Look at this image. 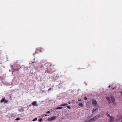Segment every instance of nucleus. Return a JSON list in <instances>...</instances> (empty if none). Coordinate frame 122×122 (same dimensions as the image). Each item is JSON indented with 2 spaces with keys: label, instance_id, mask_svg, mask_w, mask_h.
Returning <instances> with one entry per match:
<instances>
[{
  "label": "nucleus",
  "instance_id": "nucleus-18",
  "mask_svg": "<svg viewBox=\"0 0 122 122\" xmlns=\"http://www.w3.org/2000/svg\"><path fill=\"white\" fill-rule=\"evenodd\" d=\"M112 102L113 103L114 105H116V103H115V101H114L113 102Z\"/></svg>",
  "mask_w": 122,
  "mask_h": 122
},
{
  "label": "nucleus",
  "instance_id": "nucleus-28",
  "mask_svg": "<svg viewBox=\"0 0 122 122\" xmlns=\"http://www.w3.org/2000/svg\"><path fill=\"white\" fill-rule=\"evenodd\" d=\"M110 85H109L108 86V87L109 88H110Z\"/></svg>",
  "mask_w": 122,
  "mask_h": 122
},
{
  "label": "nucleus",
  "instance_id": "nucleus-20",
  "mask_svg": "<svg viewBox=\"0 0 122 122\" xmlns=\"http://www.w3.org/2000/svg\"><path fill=\"white\" fill-rule=\"evenodd\" d=\"M14 69L16 71H18L19 70V69Z\"/></svg>",
  "mask_w": 122,
  "mask_h": 122
},
{
  "label": "nucleus",
  "instance_id": "nucleus-29",
  "mask_svg": "<svg viewBox=\"0 0 122 122\" xmlns=\"http://www.w3.org/2000/svg\"><path fill=\"white\" fill-rule=\"evenodd\" d=\"M45 116H47V115L46 114L45 115Z\"/></svg>",
  "mask_w": 122,
  "mask_h": 122
},
{
  "label": "nucleus",
  "instance_id": "nucleus-9",
  "mask_svg": "<svg viewBox=\"0 0 122 122\" xmlns=\"http://www.w3.org/2000/svg\"><path fill=\"white\" fill-rule=\"evenodd\" d=\"M97 109V107H95L93 108V109L92 110V112H93L95 111H96Z\"/></svg>",
  "mask_w": 122,
  "mask_h": 122
},
{
  "label": "nucleus",
  "instance_id": "nucleus-12",
  "mask_svg": "<svg viewBox=\"0 0 122 122\" xmlns=\"http://www.w3.org/2000/svg\"><path fill=\"white\" fill-rule=\"evenodd\" d=\"M68 104L67 103H65V104H61L60 105L61 106H67V105Z\"/></svg>",
  "mask_w": 122,
  "mask_h": 122
},
{
  "label": "nucleus",
  "instance_id": "nucleus-34",
  "mask_svg": "<svg viewBox=\"0 0 122 122\" xmlns=\"http://www.w3.org/2000/svg\"><path fill=\"white\" fill-rule=\"evenodd\" d=\"M121 94L122 95V92L121 93Z\"/></svg>",
  "mask_w": 122,
  "mask_h": 122
},
{
  "label": "nucleus",
  "instance_id": "nucleus-26",
  "mask_svg": "<svg viewBox=\"0 0 122 122\" xmlns=\"http://www.w3.org/2000/svg\"><path fill=\"white\" fill-rule=\"evenodd\" d=\"M115 88H116L114 87L113 88H112V89L113 90H114V89H115Z\"/></svg>",
  "mask_w": 122,
  "mask_h": 122
},
{
  "label": "nucleus",
  "instance_id": "nucleus-22",
  "mask_svg": "<svg viewBox=\"0 0 122 122\" xmlns=\"http://www.w3.org/2000/svg\"><path fill=\"white\" fill-rule=\"evenodd\" d=\"M42 120V118H40V119H39V121L40 122H41Z\"/></svg>",
  "mask_w": 122,
  "mask_h": 122
},
{
  "label": "nucleus",
  "instance_id": "nucleus-3",
  "mask_svg": "<svg viewBox=\"0 0 122 122\" xmlns=\"http://www.w3.org/2000/svg\"><path fill=\"white\" fill-rule=\"evenodd\" d=\"M56 116H53V117H51V118L48 119V120L49 121H51L56 119Z\"/></svg>",
  "mask_w": 122,
  "mask_h": 122
},
{
  "label": "nucleus",
  "instance_id": "nucleus-2",
  "mask_svg": "<svg viewBox=\"0 0 122 122\" xmlns=\"http://www.w3.org/2000/svg\"><path fill=\"white\" fill-rule=\"evenodd\" d=\"M98 117H99V116H98V115H97L96 116L94 117H93L92 119H91L90 120H89V122H90L92 121H94L95 120H96V119H97L98 118Z\"/></svg>",
  "mask_w": 122,
  "mask_h": 122
},
{
  "label": "nucleus",
  "instance_id": "nucleus-21",
  "mask_svg": "<svg viewBox=\"0 0 122 122\" xmlns=\"http://www.w3.org/2000/svg\"><path fill=\"white\" fill-rule=\"evenodd\" d=\"M16 120L17 121L19 120H20V118H17L16 119Z\"/></svg>",
  "mask_w": 122,
  "mask_h": 122
},
{
  "label": "nucleus",
  "instance_id": "nucleus-7",
  "mask_svg": "<svg viewBox=\"0 0 122 122\" xmlns=\"http://www.w3.org/2000/svg\"><path fill=\"white\" fill-rule=\"evenodd\" d=\"M111 98L112 102H113L115 101V99H114V97L113 96H111Z\"/></svg>",
  "mask_w": 122,
  "mask_h": 122
},
{
  "label": "nucleus",
  "instance_id": "nucleus-1",
  "mask_svg": "<svg viewBox=\"0 0 122 122\" xmlns=\"http://www.w3.org/2000/svg\"><path fill=\"white\" fill-rule=\"evenodd\" d=\"M92 104L93 106L95 107H98L99 105L97 104L96 100H92Z\"/></svg>",
  "mask_w": 122,
  "mask_h": 122
},
{
  "label": "nucleus",
  "instance_id": "nucleus-11",
  "mask_svg": "<svg viewBox=\"0 0 122 122\" xmlns=\"http://www.w3.org/2000/svg\"><path fill=\"white\" fill-rule=\"evenodd\" d=\"M5 100V98H2V99L0 101V102L1 103H3V102H4Z\"/></svg>",
  "mask_w": 122,
  "mask_h": 122
},
{
  "label": "nucleus",
  "instance_id": "nucleus-13",
  "mask_svg": "<svg viewBox=\"0 0 122 122\" xmlns=\"http://www.w3.org/2000/svg\"><path fill=\"white\" fill-rule=\"evenodd\" d=\"M106 115L108 117V118H109L110 117H111L112 116H110V115L109 114H108L107 113V112L106 113Z\"/></svg>",
  "mask_w": 122,
  "mask_h": 122
},
{
  "label": "nucleus",
  "instance_id": "nucleus-27",
  "mask_svg": "<svg viewBox=\"0 0 122 122\" xmlns=\"http://www.w3.org/2000/svg\"><path fill=\"white\" fill-rule=\"evenodd\" d=\"M51 90V88H50L48 90V91H49Z\"/></svg>",
  "mask_w": 122,
  "mask_h": 122
},
{
  "label": "nucleus",
  "instance_id": "nucleus-14",
  "mask_svg": "<svg viewBox=\"0 0 122 122\" xmlns=\"http://www.w3.org/2000/svg\"><path fill=\"white\" fill-rule=\"evenodd\" d=\"M78 105L79 106H81V107H83V104L81 103H79Z\"/></svg>",
  "mask_w": 122,
  "mask_h": 122
},
{
  "label": "nucleus",
  "instance_id": "nucleus-25",
  "mask_svg": "<svg viewBox=\"0 0 122 122\" xmlns=\"http://www.w3.org/2000/svg\"><path fill=\"white\" fill-rule=\"evenodd\" d=\"M84 99L85 100H86L87 99V98L86 97H85L84 98Z\"/></svg>",
  "mask_w": 122,
  "mask_h": 122
},
{
  "label": "nucleus",
  "instance_id": "nucleus-32",
  "mask_svg": "<svg viewBox=\"0 0 122 122\" xmlns=\"http://www.w3.org/2000/svg\"><path fill=\"white\" fill-rule=\"evenodd\" d=\"M49 66H52V65H49Z\"/></svg>",
  "mask_w": 122,
  "mask_h": 122
},
{
  "label": "nucleus",
  "instance_id": "nucleus-31",
  "mask_svg": "<svg viewBox=\"0 0 122 122\" xmlns=\"http://www.w3.org/2000/svg\"><path fill=\"white\" fill-rule=\"evenodd\" d=\"M78 100V101H81V100Z\"/></svg>",
  "mask_w": 122,
  "mask_h": 122
},
{
  "label": "nucleus",
  "instance_id": "nucleus-16",
  "mask_svg": "<svg viewBox=\"0 0 122 122\" xmlns=\"http://www.w3.org/2000/svg\"><path fill=\"white\" fill-rule=\"evenodd\" d=\"M62 108V107H57L56 109H61Z\"/></svg>",
  "mask_w": 122,
  "mask_h": 122
},
{
  "label": "nucleus",
  "instance_id": "nucleus-8",
  "mask_svg": "<svg viewBox=\"0 0 122 122\" xmlns=\"http://www.w3.org/2000/svg\"><path fill=\"white\" fill-rule=\"evenodd\" d=\"M40 50H38L37 51H36H36L35 52V53H34L33 54V55H34V56H35V54H37L38 52H40Z\"/></svg>",
  "mask_w": 122,
  "mask_h": 122
},
{
  "label": "nucleus",
  "instance_id": "nucleus-5",
  "mask_svg": "<svg viewBox=\"0 0 122 122\" xmlns=\"http://www.w3.org/2000/svg\"><path fill=\"white\" fill-rule=\"evenodd\" d=\"M38 50H40V52H42L43 51V49L42 48L39 47L36 49V51H37Z\"/></svg>",
  "mask_w": 122,
  "mask_h": 122
},
{
  "label": "nucleus",
  "instance_id": "nucleus-15",
  "mask_svg": "<svg viewBox=\"0 0 122 122\" xmlns=\"http://www.w3.org/2000/svg\"><path fill=\"white\" fill-rule=\"evenodd\" d=\"M37 119V118H35L33 120H32V121H36Z\"/></svg>",
  "mask_w": 122,
  "mask_h": 122
},
{
  "label": "nucleus",
  "instance_id": "nucleus-6",
  "mask_svg": "<svg viewBox=\"0 0 122 122\" xmlns=\"http://www.w3.org/2000/svg\"><path fill=\"white\" fill-rule=\"evenodd\" d=\"M36 103H37L36 101H34L32 103V105L34 106H38V105H37L36 104Z\"/></svg>",
  "mask_w": 122,
  "mask_h": 122
},
{
  "label": "nucleus",
  "instance_id": "nucleus-33",
  "mask_svg": "<svg viewBox=\"0 0 122 122\" xmlns=\"http://www.w3.org/2000/svg\"><path fill=\"white\" fill-rule=\"evenodd\" d=\"M13 66L12 65L11 67H13Z\"/></svg>",
  "mask_w": 122,
  "mask_h": 122
},
{
  "label": "nucleus",
  "instance_id": "nucleus-35",
  "mask_svg": "<svg viewBox=\"0 0 122 122\" xmlns=\"http://www.w3.org/2000/svg\"><path fill=\"white\" fill-rule=\"evenodd\" d=\"M69 104H70V103L69 102Z\"/></svg>",
  "mask_w": 122,
  "mask_h": 122
},
{
  "label": "nucleus",
  "instance_id": "nucleus-23",
  "mask_svg": "<svg viewBox=\"0 0 122 122\" xmlns=\"http://www.w3.org/2000/svg\"><path fill=\"white\" fill-rule=\"evenodd\" d=\"M49 63H47L45 64V65L46 66H48V65Z\"/></svg>",
  "mask_w": 122,
  "mask_h": 122
},
{
  "label": "nucleus",
  "instance_id": "nucleus-24",
  "mask_svg": "<svg viewBox=\"0 0 122 122\" xmlns=\"http://www.w3.org/2000/svg\"><path fill=\"white\" fill-rule=\"evenodd\" d=\"M50 113V111H47L46 112V113L47 114H48V113Z\"/></svg>",
  "mask_w": 122,
  "mask_h": 122
},
{
  "label": "nucleus",
  "instance_id": "nucleus-30",
  "mask_svg": "<svg viewBox=\"0 0 122 122\" xmlns=\"http://www.w3.org/2000/svg\"><path fill=\"white\" fill-rule=\"evenodd\" d=\"M47 70L48 71H49V69L48 68H47Z\"/></svg>",
  "mask_w": 122,
  "mask_h": 122
},
{
  "label": "nucleus",
  "instance_id": "nucleus-19",
  "mask_svg": "<svg viewBox=\"0 0 122 122\" xmlns=\"http://www.w3.org/2000/svg\"><path fill=\"white\" fill-rule=\"evenodd\" d=\"M67 107L69 109H70L71 108V107L69 106H67Z\"/></svg>",
  "mask_w": 122,
  "mask_h": 122
},
{
  "label": "nucleus",
  "instance_id": "nucleus-17",
  "mask_svg": "<svg viewBox=\"0 0 122 122\" xmlns=\"http://www.w3.org/2000/svg\"><path fill=\"white\" fill-rule=\"evenodd\" d=\"M8 102V100H6L5 99L4 101V102L5 103H6Z\"/></svg>",
  "mask_w": 122,
  "mask_h": 122
},
{
  "label": "nucleus",
  "instance_id": "nucleus-4",
  "mask_svg": "<svg viewBox=\"0 0 122 122\" xmlns=\"http://www.w3.org/2000/svg\"><path fill=\"white\" fill-rule=\"evenodd\" d=\"M110 118L109 122H112L114 120V118L113 117H110L109 118Z\"/></svg>",
  "mask_w": 122,
  "mask_h": 122
},
{
  "label": "nucleus",
  "instance_id": "nucleus-10",
  "mask_svg": "<svg viewBox=\"0 0 122 122\" xmlns=\"http://www.w3.org/2000/svg\"><path fill=\"white\" fill-rule=\"evenodd\" d=\"M106 99L108 101V102L109 103H110L111 102L110 99L109 97H106Z\"/></svg>",
  "mask_w": 122,
  "mask_h": 122
}]
</instances>
